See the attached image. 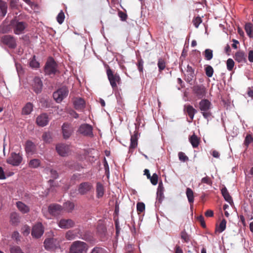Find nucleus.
<instances>
[{
	"label": "nucleus",
	"mask_w": 253,
	"mask_h": 253,
	"mask_svg": "<svg viewBox=\"0 0 253 253\" xmlns=\"http://www.w3.org/2000/svg\"><path fill=\"white\" fill-rule=\"evenodd\" d=\"M88 249V246L86 243L76 241L71 245L69 253H86Z\"/></svg>",
	"instance_id": "1"
},
{
	"label": "nucleus",
	"mask_w": 253,
	"mask_h": 253,
	"mask_svg": "<svg viewBox=\"0 0 253 253\" xmlns=\"http://www.w3.org/2000/svg\"><path fill=\"white\" fill-rule=\"evenodd\" d=\"M211 102L207 99H203L199 103V108L201 113L208 121L211 116Z\"/></svg>",
	"instance_id": "2"
},
{
	"label": "nucleus",
	"mask_w": 253,
	"mask_h": 253,
	"mask_svg": "<svg viewBox=\"0 0 253 253\" xmlns=\"http://www.w3.org/2000/svg\"><path fill=\"white\" fill-rule=\"evenodd\" d=\"M45 74L51 76L54 75L57 72V64L52 58H49L47 61L44 67Z\"/></svg>",
	"instance_id": "3"
},
{
	"label": "nucleus",
	"mask_w": 253,
	"mask_h": 253,
	"mask_svg": "<svg viewBox=\"0 0 253 253\" xmlns=\"http://www.w3.org/2000/svg\"><path fill=\"white\" fill-rule=\"evenodd\" d=\"M69 90L66 86H63L53 94V97L57 103L61 102L68 94Z\"/></svg>",
	"instance_id": "4"
},
{
	"label": "nucleus",
	"mask_w": 253,
	"mask_h": 253,
	"mask_svg": "<svg viewBox=\"0 0 253 253\" xmlns=\"http://www.w3.org/2000/svg\"><path fill=\"white\" fill-rule=\"evenodd\" d=\"M107 75L112 88H116L117 84H119L121 81L120 76L117 74H114L110 69L107 70Z\"/></svg>",
	"instance_id": "5"
},
{
	"label": "nucleus",
	"mask_w": 253,
	"mask_h": 253,
	"mask_svg": "<svg viewBox=\"0 0 253 253\" xmlns=\"http://www.w3.org/2000/svg\"><path fill=\"white\" fill-rule=\"evenodd\" d=\"M92 129V127L90 125L83 124L79 126L78 132L84 136L92 137L93 135Z\"/></svg>",
	"instance_id": "6"
},
{
	"label": "nucleus",
	"mask_w": 253,
	"mask_h": 253,
	"mask_svg": "<svg viewBox=\"0 0 253 253\" xmlns=\"http://www.w3.org/2000/svg\"><path fill=\"white\" fill-rule=\"evenodd\" d=\"M22 160V156L19 154L12 153L10 157L7 159V163L14 166H17L20 165Z\"/></svg>",
	"instance_id": "7"
},
{
	"label": "nucleus",
	"mask_w": 253,
	"mask_h": 253,
	"mask_svg": "<svg viewBox=\"0 0 253 253\" xmlns=\"http://www.w3.org/2000/svg\"><path fill=\"white\" fill-rule=\"evenodd\" d=\"M56 150L58 154L62 157L68 156L70 152L69 146L63 143L57 144Z\"/></svg>",
	"instance_id": "8"
},
{
	"label": "nucleus",
	"mask_w": 253,
	"mask_h": 253,
	"mask_svg": "<svg viewBox=\"0 0 253 253\" xmlns=\"http://www.w3.org/2000/svg\"><path fill=\"white\" fill-rule=\"evenodd\" d=\"M44 232L43 228L41 223L39 222L36 224L33 227L32 235L33 237L39 238L41 237Z\"/></svg>",
	"instance_id": "9"
},
{
	"label": "nucleus",
	"mask_w": 253,
	"mask_h": 253,
	"mask_svg": "<svg viewBox=\"0 0 253 253\" xmlns=\"http://www.w3.org/2000/svg\"><path fill=\"white\" fill-rule=\"evenodd\" d=\"M57 224L61 228L69 229L74 226L75 222L71 219L63 218L59 220Z\"/></svg>",
	"instance_id": "10"
},
{
	"label": "nucleus",
	"mask_w": 253,
	"mask_h": 253,
	"mask_svg": "<svg viewBox=\"0 0 253 253\" xmlns=\"http://www.w3.org/2000/svg\"><path fill=\"white\" fill-rule=\"evenodd\" d=\"M44 245L45 249L47 250L57 248L59 246L58 241L54 238L45 239L44 242Z\"/></svg>",
	"instance_id": "11"
},
{
	"label": "nucleus",
	"mask_w": 253,
	"mask_h": 253,
	"mask_svg": "<svg viewBox=\"0 0 253 253\" xmlns=\"http://www.w3.org/2000/svg\"><path fill=\"white\" fill-rule=\"evenodd\" d=\"M63 137L64 139H68L73 132V128L71 125L69 124L64 123L62 126Z\"/></svg>",
	"instance_id": "12"
},
{
	"label": "nucleus",
	"mask_w": 253,
	"mask_h": 253,
	"mask_svg": "<svg viewBox=\"0 0 253 253\" xmlns=\"http://www.w3.org/2000/svg\"><path fill=\"white\" fill-rule=\"evenodd\" d=\"M62 211L63 208L58 204H52L48 207V212L53 216H57L60 214Z\"/></svg>",
	"instance_id": "13"
},
{
	"label": "nucleus",
	"mask_w": 253,
	"mask_h": 253,
	"mask_svg": "<svg viewBox=\"0 0 253 253\" xmlns=\"http://www.w3.org/2000/svg\"><path fill=\"white\" fill-rule=\"evenodd\" d=\"M27 25L23 22H16L13 23V31L15 34L19 35L23 33Z\"/></svg>",
	"instance_id": "14"
},
{
	"label": "nucleus",
	"mask_w": 253,
	"mask_h": 253,
	"mask_svg": "<svg viewBox=\"0 0 253 253\" xmlns=\"http://www.w3.org/2000/svg\"><path fill=\"white\" fill-rule=\"evenodd\" d=\"M49 118L46 114H42L39 116L36 120L37 124L41 126H44L47 125Z\"/></svg>",
	"instance_id": "15"
},
{
	"label": "nucleus",
	"mask_w": 253,
	"mask_h": 253,
	"mask_svg": "<svg viewBox=\"0 0 253 253\" xmlns=\"http://www.w3.org/2000/svg\"><path fill=\"white\" fill-rule=\"evenodd\" d=\"M92 188V186L91 183L84 182L79 185L78 191L80 194L84 195L89 191Z\"/></svg>",
	"instance_id": "16"
},
{
	"label": "nucleus",
	"mask_w": 253,
	"mask_h": 253,
	"mask_svg": "<svg viewBox=\"0 0 253 253\" xmlns=\"http://www.w3.org/2000/svg\"><path fill=\"white\" fill-rule=\"evenodd\" d=\"M2 42L9 47L14 48L16 46V42L13 38L9 35H6L2 38Z\"/></svg>",
	"instance_id": "17"
},
{
	"label": "nucleus",
	"mask_w": 253,
	"mask_h": 253,
	"mask_svg": "<svg viewBox=\"0 0 253 253\" xmlns=\"http://www.w3.org/2000/svg\"><path fill=\"white\" fill-rule=\"evenodd\" d=\"M32 86L34 91L38 93L42 90V83L40 78L36 77L33 80Z\"/></svg>",
	"instance_id": "18"
},
{
	"label": "nucleus",
	"mask_w": 253,
	"mask_h": 253,
	"mask_svg": "<svg viewBox=\"0 0 253 253\" xmlns=\"http://www.w3.org/2000/svg\"><path fill=\"white\" fill-rule=\"evenodd\" d=\"M194 91L199 98H202L205 96L206 88L203 85L195 86L194 87Z\"/></svg>",
	"instance_id": "19"
},
{
	"label": "nucleus",
	"mask_w": 253,
	"mask_h": 253,
	"mask_svg": "<svg viewBox=\"0 0 253 253\" xmlns=\"http://www.w3.org/2000/svg\"><path fill=\"white\" fill-rule=\"evenodd\" d=\"M74 107L77 110H82L85 106V101L81 98H76L74 100Z\"/></svg>",
	"instance_id": "20"
},
{
	"label": "nucleus",
	"mask_w": 253,
	"mask_h": 253,
	"mask_svg": "<svg viewBox=\"0 0 253 253\" xmlns=\"http://www.w3.org/2000/svg\"><path fill=\"white\" fill-rule=\"evenodd\" d=\"M34 105L30 102L27 103L23 107L22 114L24 115H28L31 114L33 110Z\"/></svg>",
	"instance_id": "21"
},
{
	"label": "nucleus",
	"mask_w": 253,
	"mask_h": 253,
	"mask_svg": "<svg viewBox=\"0 0 253 253\" xmlns=\"http://www.w3.org/2000/svg\"><path fill=\"white\" fill-rule=\"evenodd\" d=\"M25 150L28 154H33L36 152V146L32 141H28L26 144Z\"/></svg>",
	"instance_id": "22"
},
{
	"label": "nucleus",
	"mask_w": 253,
	"mask_h": 253,
	"mask_svg": "<svg viewBox=\"0 0 253 253\" xmlns=\"http://www.w3.org/2000/svg\"><path fill=\"white\" fill-rule=\"evenodd\" d=\"M184 110L186 111L191 120H192L194 118L195 113H197V110L190 105H185Z\"/></svg>",
	"instance_id": "23"
},
{
	"label": "nucleus",
	"mask_w": 253,
	"mask_h": 253,
	"mask_svg": "<svg viewBox=\"0 0 253 253\" xmlns=\"http://www.w3.org/2000/svg\"><path fill=\"white\" fill-rule=\"evenodd\" d=\"M16 206L18 209L23 213H27L29 211V207L21 202H17Z\"/></svg>",
	"instance_id": "24"
},
{
	"label": "nucleus",
	"mask_w": 253,
	"mask_h": 253,
	"mask_svg": "<svg viewBox=\"0 0 253 253\" xmlns=\"http://www.w3.org/2000/svg\"><path fill=\"white\" fill-rule=\"evenodd\" d=\"M235 60L239 63L244 62L246 61V56L245 53L242 51H238L235 53L234 56Z\"/></svg>",
	"instance_id": "25"
},
{
	"label": "nucleus",
	"mask_w": 253,
	"mask_h": 253,
	"mask_svg": "<svg viewBox=\"0 0 253 253\" xmlns=\"http://www.w3.org/2000/svg\"><path fill=\"white\" fill-rule=\"evenodd\" d=\"M137 146V139L136 135L131 136L130 138V144L129 148V152H132V150Z\"/></svg>",
	"instance_id": "26"
},
{
	"label": "nucleus",
	"mask_w": 253,
	"mask_h": 253,
	"mask_svg": "<svg viewBox=\"0 0 253 253\" xmlns=\"http://www.w3.org/2000/svg\"><path fill=\"white\" fill-rule=\"evenodd\" d=\"M7 5L3 1L0 0V16H4L7 13Z\"/></svg>",
	"instance_id": "27"
},
{
	"label": "nucleus",
	"mask_w": 253,
	"mask_h": 253,
	"mask_svg": "<svg viewBox=\"0 0 253 253\" xmlns=\"http://www.w3.org/2000/svg\"><path fill=\"white\" fill-rule=\"evenodd\" d=\"M104 193V188L103 185L100 183H97L96 185V194L97 197L100 198L102 197Z\"/></svg>",
	"instance_id": "28"
},
{
	"label": "nucleus",
	"mask_w": 253,
	"mask_h": 253,
	"mask_svg": "<svg viewBox=\"0 0 253 253\" xmlns=\"http://www.w3.org/2000/svg\"><path fill=\"white\" fill-rule=\"evenodd\" d=\"M77 236L75 230H69L65 234V238L67 240H73Z\"/></svg>",
	"instance_id": "29"
},
{
	"label": "nucleus",
	"mask_w": 253,
	"mask_h": 253,
	"mask_svg": "<svg viewBox=\"0 0 253 253\" xmlns=\"http://www.w3.org/2000/svg\"><path fill=\"white\" fill-rule=\"evenodd\" d=\"M247 35L250 38H253V25L252 24L249 23L245 25V27Z\"/></svg>",
	"instance_id": "30"
},
{
	"label": "nucleus",
	"mask_w": 253,
	"mask_h": 253,
	"mask_svg": "<svg viewBox=\"0 0 253 253\" xmlns=\"http://www.w3.org/2000/svg\"><path fill=\"white\" fill-rule=\"evenodd\" d=\"M221 193L224 198V199L228 202L229 203H231L232 202V200L226 188H222L221 190Z\"/></svg>",
	"instance_id": "31"
},
{
	"label": "nucleus",
	"mask_w": 253,
	"mask_h": 253,
	"mask_svg": "<svg viewBox=\"0 0 253 253\" xmlns=\"http://www.w3.org/2000/svg\"><path fill=\"white\" fill-rule=\"evenodd\" d=\"M190 142L194 148L198 147L199 141L198 137L195 134L192 135L189 138Z\"/></svg>",
	"instance_id": "32"
},
{
	"label": "nucleus",
	"mask_w": 253,
	"mask_h": 253,
	"mask_svg": "<svg viewBox=\"0 0 253 253\" xmlns=\"http://www.w3.org/2000/svg\"><path fill=\"white\" fill-rule=\"evenodd\" d=\"M186 194L188 202L190 204L193 203L194 202V194L193 191L190 188H187L186 189Z\"/></svg>",
	"instance_id": "33"
},
{
	"label": "nucleus",
	"mask_w": 253,
	"mask_h": 253,
	"mask_svg": "<svg viewBox=\"0 0 253 253\" xmlns=\"http://www.w3.org/2000/svg\"><path fill=\"white\" fill-rule=\"evenodd\" d=\"M40 161L39 159H34L31 160L29 163V166L30 168L35 169L38 168L40 165Z\"/></svg>",
	"instance_id": "34"
},
{
	"label": "nucleus",
	"mask_w": 253,
	"mask_h": 253,
	"mask_svg": "<svg viewBox=\"0 0 253 253\" xmlns=\"http://www.w3.org/2000/svg\"><path fill=\"white\" fill-rule=\"evenodd\" d=\"M73 203L68 201L64 204V208L68 212H71L74 209Z\"/></svg>",
	"instance_id": "35"
},
{
	"label": "nucleus",
	"mask_w": 253,
	"mask_h": 253,
	"mask_svg": "<svg viewBox=\"0 0 253 253\" xmlns=\"http://www.w3.org/2000/svg\"><path fill=\"white\" fill-rule=\"evenodd\" d=\"M226 221L225 219H222L218 226L216 227V231L219 233L222 232L226 228Z\"/></svg>",
	"instance_id": "36"
},
{
	"label": "nucleus",
	"mask_w": 253,
	"mask_h": 253,
	"mask_svg": "<svg viewBox=\"0 0 253 253\" xmlns=\"http://www.w3.org/2000/svg\"><path fill=\"white\" fill-rule=\"evenodd\" d=\"M10 221L13 224H16L19 222V216L17 213L13 212L11 214Z\"/></svg>",
	"instance_id": "37"
},
{
	"label": "nucleus",
	"mask_w": 253,
	"mask_h": 253,
	"mask_svg": "<svg viewBox=\"0 0 253 253\" xmlns=\"http://www.w3.org/2000/svg\"><path fill=\"white\" fill-rule=\"evenodd\" d=\"M205 59L207 60H210L213 57V51L211 49H206L204 52Z\"/></svg>",
	"instance_id": "38"
},
{
	"label": "nucleus",
	"mask_w": 253,
	"mask_h": 253,
	"mask_svg": "<svg viewBox=\"0 0 253 253\" xmlns=\"http://www.w3.org/2000/svg\"><path fill=\"white\" fill-rule=\"evenodd\" d=\"M36 56H34L29 62L30 66L32 68L37 69L39 67L40 64L36 60Z\"/></svg>",
	"instance_id": "39"
},
{
	"label": "nucleus",
	"mask_w": 253,
	"mask_h": 253,
	"mask_svg": "<svg viewBox=\"0 0 253 253\" xmlns=\"http://www.w3.org/2000/svg\"><path fill=\"white\" fill-rule=\"evenodd\" d=\"M206 74L208 77H211L213 73V69L211 65H206L205 67Z\"/></svg>",
	"instance_id": "40"
},
{
	"label": "nucleus",
	"mask_w": 253,
	"mask_h": 253,
	"mask_svg": "<svg viewBox=\"0 0 253 253\" xmlns=\"http://www.w3.org/2000/svg\"><path fill=\"white\" fill-rule=\"evenodd\" d=\"M90 253H107V252L103 248L95 247L91 250Z\"/></svg>",
	"instance_id": "41"
},
{
	"label": "nucleus",
	"mask_w": 253,
	"mask_h": 253,
	"mask_svg": "<svg viewBox=\"0 0 253 253\" xmlns=\"http://www.w3.org/2000/svg\"><path fill=\"white\" fill-rule=\"evenodd\" d=\"M164 187L162 182H160L157 188V194L158 197L159 196L160 198L163 195Z\"/></svg>",
	"instance_id": "42"
},
{
	"label": "nucleus",
	"mask_w": 253,
	"mask_h": 253,
	"mask_svg": "<svg viewBox=\"0 0 253 253\" xmlns=\"http://www.w3.org/2000/svg\"><path fill=\"white\" fill-rule=\"evenodd\" d=\"M64 18H65L64 14L63 12L61 10L60 12V13L58 14V15L56 17L57 21L59 23V24H61L63 22V21L64 20Z\"/></svg>",
	"instance_id": "43"
},
{
	"label": "nucleus",
	"mask_w": 253,
	"mask_h": 253,
	"mask_svg": "<svg viewBox=\"0 0 253 253\" xmlns=\"http://www.w3.org/2000/svg\"><path fill=\"white\" fill-rule=\"evenodd\" d=\"M42 137L45 142H50L51 140V135L49 132H44Z\"/></svg>",
	"instance_id": "44"
},
{
	"label": "nucleus",
	"mask_w": 253,
	"mask_h": 253,
	"mask_svg": "<svg viewBox=\"0 0 253 253\" xmlns=\"http://www.w3.org/2000/svg\"><path fill=\"white\" fill-rule=\"evenodd\" d=\"M226 64L227 69L229 71H231L234 67V62L232 59L229 58L227 60Z\"/></svg>",
	"instance_id": "45"
},
{
	"label": "nucleus",
	"mask_w": 253,
	"mask_h": 253,
	"mask_svg": "<svg viewBox=\"0 0 253 253\" xmlns=\"http://www.w3.org/2000/svg\"><path fill=\"white\" fill-rule=\"evenodd\" d=\"M158 177L157 174L156 173H154L152 176H150V178L149 179H150L151 183L153 185H155L158 183Z\"/></svg>",
	"instance_id": "46"
},
{
	"label": "nucleus",
	"mask_w": 253,
	"mask_h": 253,
	"mask_svg": "<svg viewBox=\"0 0 253 253\" xmlns=\"http://www.w3.org/2000/svg\"><path fill=\"white\" fill-rule=\"evenodd\" d=\"M11 253H24L20 248L18 246H13L10 248Z\"/></svg>",
	"instance_id": "47"
},
{
	"label": "nucleus",
	"mask_w": 253,
	"mask_h": 253,
	"mask_svg": "<svg viewBox=\"0 0 253 253\" xmlns=\"http://www.w3.org/2000/svg\"><path fill=\"white\" fill-rule=\"evenodd\" d=\"M158 66L160 71L164 70L166 67V63L164 60L160 59L158 61Z\"/></svg>",
	"instance_id": "48"
},
{
	"label": "nucleus",
	"mask_w": 253,
	"mask_h": 253,
	"mask_svg": "<svg viewBox=\"0 0 253 253\" xmlns=\"http://www.w3.org/2000/svg\"><path fill=\"white\" fill-rule=\"evenodd\" d=\"M180 236L181 239L183 240L184 242H188L189 241V236L185 231H183L181 232Z\"/></svg>",
	"instance_id": "49"
},
{
	"label": "nucleus",
	"mask_w": 253,
	"mask_h": 253,
	"mask_svg": "<svg viewBox=\"0 0 253 253\" xmlns=\"http://www.w3.org/2000/svg\"><path fill=\"white\" fill-rule=\"evenodd\" d=\"M202 20L200 17H196L193 20V23L195 27L197 28L202 23Z\"/></svg>",
	"instance_id": "50"
},
{
	"label": "nucleus",
	"mask_w": 253,
	"mask_h": 253,
	"mask_svg": "<svg viewBox=\"0 0 253 253\" xmlns=\"http://www.w3.org/2000/svg\"><path fill=\"white\" fill-rule=\"evenodd\" d=\"M137 210L139 212H143L145 210V204L143 203H138L137 204Z\"/></svg>",
	"instance_id": "51"
},
{
	"label": "nucleus",
	"mask_w": 253,
	"mask_h": 253,
	"mask_svg": "<svg viewBox=\"0 0 253 253\" xmlns=\"http://www.w3.org/2000/svg\"><path fill=\"white\" fill-rule=\"evenodd\" d=\"M253 141V138L250 134L247 135L244 141V144L248 146Z\"/></svg>",
	"instance_id": "52"
},
{
	"label": "nucleus",
	"mask_w": 253,
	"mask_h": 253,
	"mask_svg": "<svg viewBox=\"0 0 253 253\" xmlns=\"http://www.w3.org/2000/svg\"><path fill=\"white\" fill-rule=\"evenodd\" d=\"M22 232L24 235H28L30 232V228L27 225L24 226L22 228Z\"/></svg>",
	"instance_id": "53"
},
{
	"label": "nucleus",
	"mask_w": 253,
	"mask_h": 253,
	"mask_svg": "<svg viewBox=\"0 0 253 253\" xmlns=\"http://www.w3.org/2000/svg\"><path fill=\"white\" fill-rule=\"evenodd\" d=\"M201 182L206 183V184H207L210 185H211V184H212V181H211V178L208 176H206L205 177H203L201 179Z\"/></svg>",
	"instance_id": "54"
},
{
	"label": "nucleus",
	"mask_w": 253,
	"mask_h": 253,
	"mask_svg": "<svg viewBox=\"0 0 253 253\" xmlns=\"http://www.w3.org/2000/svg\"><path fill=\"white\" fill-rule=\"evenodd\" d=\"M178 157L180 161L185 162L188 159V157L183 152H179L178 153Z\"/></svg>",
	"instance_id": "55"
},
{
	"label": "nucleus",
	"mask_w": 253,
	"mask_h": 253,
	"mask_svg": "<svg viewBox=\"0 0 253 253\" xmlns=\"http://www.w3.org/2000/svg\"><path fill=\"white\" fill-rule=\"evenodd\" d=\"M12 238L16 241H19L20 240L19 233L17 231L14 232L12 235Z\"/></svg>",
	"instance_id": "56"
},
{
	"label": "nucleus",
	"mask_w": 253,
	"mask_h": 253,
	"mask_svg": "<svg viewBox=\"0 0 253 253\" xmlns=\"http://www.w3.org/2000/svg\"><path fill=\"white\" fill-rule=\"evenodd\" d=\"M69 114L73 118L77 119L79 117V115L74 110H70L69 112Z\"/></svg>",
	"instance_id": "57"
},
{
	"label": "nucleus",
	"mask_w": 253,
	"mask_h": 253,
	"mask_svg": "<svg viewBox=\"0 0 253 253\" xmlns=\"http://www.w3.org/2000/svg\"><path fill=\"white\" fill-rule=\"evenodd\" d=\"M248 59L250 62H253V50H251L249 52Z\"/></svg>",
	"instance_id": "58"
},
{
	"label": "nucleus",
	"mask_w": 253,
	"mask_h": 253,
	"mask_svg": "<svg viewBox=\"0 0 253 253\" xmlns=\"http://www.w3.org/2000/svg\"><path fill=\"white\" fill-rule=\"evenodd\" d=\"M50 174L54 178H56L58 177V173L57 171L53 169L50 170Z\"/></svg>",
	"instance_id": "59"
},
{
	"label": "nucleus",
	"mask_w": 253,
	"mask_h": 253,
	"mask_svg": "<svg viewBox=\"0 0 253 253\" xmlns=\"http://www.w3.org/2000/svg\"><path fill=\"white\" fill-rule=\"evenodd\" d=\"M6 178L3 170L0 167V179H4Z\"/></svg>",
	"instance_id": "60"
},
{
	"label": "nucleus",
	"mask_w": 253,
	"mask_h": 253,
	"mask_svg": "<svg viewBox=\"0 0 253 253\" xmlns=\"http://www.w3.org/2000/svg\"><path fill=\"white\" fill-rule=\"evenodd\" d=\"M119 16L123 21L126 20L127 16L123 12H120L119 13Z\"/></svg>",
	"instance_id": "61"
},
{
	"label": "nucleus",
	"mask_w": 253,
	"mask_h": 253,
	"mask_svg": "<svg viewBox=\"0 0 253 253\" xmlns=\"http://www.w3.org/2000/svg\"><path fill=\"white\" fill-rule=\"evenodd\" d=\"M213 215V212L211 210H208L205 212V215L207 217H211Z\"/></svg>",
	"instance_id": "62"
},
{
	"label": "nucleus",
	"mask_w": 253,
	"mask_h": 253,
	"mask_svg": "<svg viewBox=\"0 0 253 253\" xmlns=\"http://www.w3.org/2000/svg\"><path fill=\"white\" fill-rule=\"evenodd\" d=\"M28 5H29L31 7V8L33 7L34 5H35V4L31 2L30 0H23Z\"/></svg>",
	"instance_id": "63"
},
{
	"label": "nucleus",
	"mask_w": 253,
	"mask_h": 253,
	"mask_svg": "<svg viewBox=\"0 0 253 253\" xmlns=\"http://www.w3.org/2000/svg\"><path fill=\"white\" fill-rule=\"evenodd\" d=\"M212 155L213 157L216 158H217L219 157V153L215 150L213 151V152L212 153Z\"/></svg>",
	"instance_id": "64"
}]
</instances>
